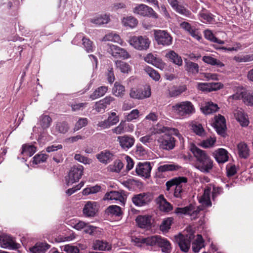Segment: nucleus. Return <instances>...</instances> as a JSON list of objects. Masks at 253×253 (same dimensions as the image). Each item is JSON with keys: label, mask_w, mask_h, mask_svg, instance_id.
<instances>
[{"label": "nucleus", "mask_w": 253, "mask_h": 253, "mask_svg": "<svg viewBox=\"0 0 253 253\" xmlns=\"http://www.w3.org/2000/svg\"><path fill=\"white\" fill-rule=\"evenodd\" d=\"M211 185L207 186L204 190V193L199 199V201L201 204V207H195L192 205L184 208H177L175 210V213L177 214L189 215L192 219H195L199 216L200 212L203 210V207H209L211 206L210 200V193Z\"/></svg>", "instance_id": "obj_1"}, {"label": "nucleus", "mask_w": 253, "mask_h": 253, "mask_svg": "<svg viewBox=\"0 0 253 253\" xmlns=\"http://www.w3.org/2000/svg\"><path fill=\"white\" fill-rule=\"evenodd\" d=\"M190 151L196 159V168L204 173L210 172L213 168V161L206 152L194 145L191 146Z\"/></svg>", "instance_id": "obj_2"}, {"label": "nucleus", "mask_w": 253, "mask_h": 253, "mask_svg": "<svg viewBox=\"0 0 253 253\" xmlns=\"http://www.w3.org/2000/svg\"><path fill=\"white\" fill-rule=\"evenodd\" d=\"M171 110L173 114L179 117H184L195 112L193 104L189 101L175 103L171 106Z\"/></svg>", "instance_id": "obj_3"}, {"label": "nucleus", "mask_w": 253, "mask_h": 253, "mask_svg": "<svg viewBox=\"0 0 253 253\" xmlns=\"http://www.w3.org/2000/svg\"><path fill=\"white\" fill-rule=\"evenodd\" d=\"M194 237V232L191 229H187L186 233H179L174 236V239L180 250L187 253L190 248L191 241Z\"/></svg>", "instance_id": "obj_4"}, {"label": "nucleus", "mask_w": 253, "mask_h": 253, "mask_svg": "<svg viewBox=\"0 0 253 253\" xmlns=\"http://www.w3.org/2000/svg\"><path fill=\"white\" fill-rule=\"evenodd\" d=\"M188 181L187 178L184 176L175 177L166 182L167 190H169L172 186H175L174 196L176 198H181L183 189L185 188Z\"/></svg>", "instance_id": "obj_5"}, {"label": "nucleus", "mask_w": 253, "mask_h": 253, "mask_svg": "<svg viewBox=\"0 0 253 253\" xmlns=\"http://www.w3.org/2000/svg\"><path fill=\"white\" fill-rule=\"evenodd\" d=\"M154 35L156 42L158 45L164 46H169L172 42V37L166 30H155Z\"/></svg>", "instance_id": "obj_6"}, {"label": "nucleus", "mask_w": 253, "mask_h": 253, "mask_svg": "<svg viewBox=\"0 0 253 253\" xmlns=\"http://www.w3.org/2000/svg\"><path fill=\"white\" fill-rule=\"evenodd\" d=\"M84 173V167L78 165L71 168L68 176L66 177V184L70 185L77 182L82 177Z\"/></svg>", "instance_id": "obj_7"}, {"label": "nucleus", "mask_w": 253, "mask_h": 253, "mask_svg": "<svg viewBox=\"0 0 253 253\" xmlns=\"http://www.w3.org/2000/svg\"><path fill=\"white\" fill-rule=\"evenodd\" d=\"M128 42L135 49L144 50L149 48L150 41L146 36H133L129 39Z\"/></svg>", "instance_id": "obj_8"}, {"label": "nucleus", "mask_w": 253, "mask_h": 253, "mask_svg": "<svg viewBox=\"0 0 253 253\" xmlns=\"http://www.w3.org/2000/svg\"><path fill=\"white\" fill-rule=\"evenodd\" d=\"M153 200V196L150 193H141L134 195L132 197V202L137 207L148 205Z\"/></svg>", "instance_id": "obj_9"}, {"label": "nucleus", "mask_w": 253, "mask_h": 253, "mask_svg": "<svg viewBox=\"0 0 253 253\" xmlns=\"http://www.w3.org/2000/svg\"><path fill=\"white\" fill-rule=\"evenodd\" d=\"M133 12L141 16L151 17L155 19L158 17V14L153 8L144 4L137 5L134 7Z\"/></svg>", "instance_id": "obj_10"}, {"label": "nucleus", "mask_w": 253, "mask_h": 253, "mask_svg": "<svg viewBox=\"0 0 253 253\" xmlns=\"http://www.w3.org/2000/svg\"><path fill=\"white\" fill-rule=\"evenodd\" d=\"M125 193L124 191H111L106 193L103 197V200H115L119 202L122 205L125 204Z\"/></svg>", "instance_id": "obj_11"}, {"label": "nucleus", "mask_w": 253, "mask_h": 253, "mask_svg": "<svg viewBox=\"0 0 253 253\" xmlns=\"http://www.w3.org/2000/svg\"><path fill=\"white\" fill-rule=\"evenodd\" d=\"M134 129V126L126 121H121L119 125L112 129V132L117 135L126 132H131Z\"/></svg>", "instance_id": "obj_12"}, {"label": "nucleus", "mask_w": 253, "mask_h": 253, "mask_svg": "<svg viewBox=\"0 0 253 253\" xmlns=\"http://www.w3.org/2000/svg\"><path fill=\"white\" fill-rule=\"evenodd\" d=\"M0 246L3 248L17 249L20 245L16 243L12 237L5 235L0 236Z\"/></svg>", "instance_id": "obj_13"}, {"label": "nucleus", "mask_w": 253, "mask_h": 253, "mask_svg": "<svg viewBox=\"0 0 253 253\" xmlns=\"http://www.w3.org/2000/svg\"><path fill=\"white\" fill-rule=\"evenodd\" d=\"M152 167L150 162L139 163L136 167L135 171L136 173L141 176L145 178H148L150 176V173Z\"/></svg>", "instance_id": "obj_14"}, {"label": "nucleus", "mask_w": 253, "mask_h": 253, "mask_svg": "<svg viewBox=\"0 0 253 253\" xmlns=\"http://www.w3.org/2000/svg\"><path fill=\"white\" fill-rule=\"evenodd\" d=\"M158 142L160 147L163 149L169 150L172 149L175 146V139L169 135H165L160 137Z\"/></svg>", "instance_id": "obj_15"}, {"label": "nucleus", "mask_w": 253, "mask_h": 253, "mask_svg": "<svg viewBox=\"0 0 253 253\" xmlns=\"http://www.w3.org/2000/svg\"><path fill=\"white\" fill-rule=\"evenodd\" d=\"M117 140L121 147L126 150L132 147L135 142V139L133 136L127 135L118 136Z\"/></svg>", "instance_id": "obj_16"}, {"label": "nucleus", "mask_w": 253, "mask_h": 253, "mask_svg": "<svg viewBox=\"0 0 253 253\" xmlns=\"http://www.w3.org/2000/svg\"><path fill=\"white\" fill-rule=\"evenodd\" d=\"M97 211V203L92 201H87L83 210L84 214L87 217L94 216Z\"/></svg>", "instance_id": "obj_17"}, {"label": "nucleus", "mask_w": 253, "mask_h": 253, "mask_svg": "<svg viewBox=\"0 0 253 253\" xmlns=\"http://www.w3.org/2000/svg\"><path fill=\"white\" fill-rule=\"evenodd\" d=\"M81 40H82L84 48L87 52L93 51L94 46L92 42L89 39L84 37L81 34H78L76 35L73 40L72 43L76 44H77V42Z\"/></svg>", "instance_id": "obj_18"}, {"label": "nucleus", "mask_w": 253, "mask_h": 253, "mask_svg": "<svg viewBox=\"0 0 253 253\" xmlns=\"http://www.w3.org/2000/svg\"><path fill=\"white\" fill-rule=\"evenodd\" d=\"M213 126L218 134H222L224 133L226 128L224 117L221 115L215 116Z\"/></svg>", "instance_id": "obj_19"}, {"label": "nucleus", "mask_w": 253, "mask_h": 253, "mask_svg": "<svg viewBox=\"0 0 253 253\" xmlns=\"http://www.w3.org/2000/svg\"><path fill=\"white\" fill-rule=\"evenodd\" d=\"M136 222L139 227L142 229H149L151 226V216L148 215H138Z\"/></svg>", "instance_id": "obj_20"}, {"label": "nucleus", "mask_w": 253, "mask_h": 253, "mask_svg": "<svg viewBox=\"0 0 253 253\" xmlns=\"http://www.w3.org/2000/svg\"><path fill=\"white\" fill-rule=\"evenodd\" d=\"M119 120V117L112 118L111 116H109L107 119L99 122L97 126L99 128V129H107L117 124Z\"/></svg>", "instance_id": "obj_21"}, {"label": "nucleus", "mask_w": 253, "mask_h": 253, "mask_svg": "<svg viewBox=\"0 0 253 253\" xmlns=\"http://www.w3.org/2000/svg\"><path fill=\"white\" fill-rule=\"evenodd\" d=\"M144 60L148 63L151 64L161 70H163L166 66L165 63L161 59L156 57L152 53L148 54L145 57Z\"/></svg>", "instance_id": "obj_22"}, {"label": "nucleus", "mask_w": 253, "mask_h": 253, "mask_svg": "<svg viewBox=\"0 0 253 253\" xmlns=\"http://www.w3.org/2000/svg\"><path fill=\"white\" fill-rule=\"evenodd\" d=\"M228 154L225 149L219 148L213 152V156L218 163H224L228 160Z\"/></svg>", "instance_id": "obj_23"}, {"label": "nucleus", "mask_w": 253, "mask_h": 253, "mask_svg": "<svg viewBox=\"0 0 253 253\" xmlns=\"http://www.w3.org/2000/svg\"><path fill=\"white\" fill-rule=\"evenodd\" d=\"M234 116L242 126H246L249 125V121L248 116L242 109L237 110L235 112Z\"/></svg>", "instance_id": "obj_24"}, {"label": "nucleus", "mask_w": 253, "mask_h": 253, "mask_svg": "<svg viewBox=\"0 0 253 253\" xmlns=\"http://www.w3.org/2000/svg\"><path fill=\"white\" fill-rule=\"evenodd\" d=\"M110 21L109 15L104 14L97 15L90 20V22L97 25H102L108 23Z\"/></svg>", "instance_id": "obj_25"}, {"label": "nucleus", "mask_w": 253, "mask_h": 253, "mask_svg": "<svg viewBox=\"0 0 253 253\" xmlns=\"http://www.w3.org/2000/svg\"><path fill=\"white\" fill-rule=\"evenodd\" d=\"M99 161L103 164H107L112 160L113 154L108 150H104L96 155Z\"/></svg>", "instance_id": "obj_26"}, {"label": "nucleus", "mask_w": 253, "mask_h": 253, "mask_svg": "<svg viewBox=\"0 0 253 253\" xmlns=\"http://www.w3.org/2000/svg\"><path fill=\"white\" fill-rule=\"evenodd\" d=\"M187 90L185 85L179 86H173L168 89V95L170 97H176Z\"/></svg>", "instance_id": "obj_27"}, {"label": "nucleus", "mask_w": 253, "mask_h": 253, "mask_svg": "<svg viewBox=\"0 0 253 253\" xmlns=\"http://www.w3.org/2000/svg\"><path fill=\"white\" fill-rule=\"evenodd\" d=\"M165 56L173 63L178 66H181L182 65L183 61L181 57L173 50L169 51Z\"/></svg>", "instance_id": "obj_28"}, {"label": "nucleus", "mask_w": 253, "mask_h": 253, "mask_svg": "<svg viewBox=\"0 0 253 253\" xmlns=\"http://www.w3.org/2000/svg\"><path fill=\"white\" fill-rule=\"evenodd\" d=\"M92 248L95 250L109 251L111 249V245L105 241L96 240L93 243Z\"/></svg>", "instance_id": "obj_29"}, {"label": "nucleus", "mask_w": 253, "mask_h": 253, "mask_svg": "<svg viewBox=\"0 0 253 253\" xmlns=\"http://www.w3.org/2000/svg\"><path fill=\"white\" fill-rule=\"evenodd\" d=\"M49 246L43 243H38L29 249L32 253H43L49 249Z\"/></svg>", "instance_id": "obj_30"}, {"label": "nucleus", "mask_w": 253, "mask_h": 253, "mask_svg": "<svg viewBox=\"0 0 253 253\" xmlns=\"http://www.w3.org/2000/svg\"><path fill=\"white\" fill-rule=\"evenodd\" d=\"M181 166L174 163L167 164L160 166L158 168L159 172H164L166 171L178 170L181 169Z\"/></svg>", "instance_id": "obj_31"}, {"label": "nucleus", "mask_w": 253, "mask_h": 253, "mask_svg": "<svg viewBox=\"0 0 253 253\" xmlns=\"http://www.w3.org/2000/svg\"><path fill=\"white\" fill-rule=\"evenodd\" d=\"M204 247V241L202 236L200 234H198L196 240L192 243V248L193 251L194 253H198Z\"/></svg>", "instance_id": "obj_32"}, {"label": "nucleus", "mask_w": 253, "mask_h": 253, "mask_svg": "<svg viewBox=\"0 0 253 253\" xmlns=\"http://www.w3.org/2000/svg\"><path fill=\"white\" fill-rule=\"evenodd\" d=\"M157 245L161 248L164 253H169L171 250L170 244L169 241L164 238L159 236Z\"/></svg>", "instance_id": "obj_33"}, {"label": "nucleus", "mask_w": 253, "mask_h": 253, "mask_svg": "<svg viewBox=\"0 0 253 253\" xmlns=\"http://www.w3.org/2000/svg\"><path fill=\"white\" fill-rule=\"evenodd\" d=\"M159 208L161 211L165 212H169L172 209L171 204L167 201L163 195H160L158 198Z\"/></svg>", "instance_id": "obj_34"}, {"label": "nucleus", "mask_w": 253, "mask_h": 253, "mask_svg": "<svg viewBox=\"0 0 253 253\" xmlns=\"http://www.w3.org/2000/svg\"><path fill=\"white\" fill-rule=\"evenodd\" d=\"M52 121L49 116L42 114L39 117L38 123L42 128L46 129L50 126Z\"/></svg>", "instance_id": "obj_35"}, {"label": "nucleus", "mask_w": 253, "mask_h": 253, "mask_svg": "<svg viewBox=\"0 0 253 253\" xmlns=\"http://www.w3.org/2000/svg\"><path fill=\"white\" fill-rule=\"evenodd\" d=\"M238 154L240 157L247 158L250 155V149L247 144L244 142L240 143L237 146Z\"/></svg>", "instance_id": "obj_36"}, {"label": "nucleus", "mask_w": 253, "mask_h": 253, "mask_svg": "<svg viewBox=\"0 0 253 253\" xmlns=\"http://www.w3.org/2000/svg\"><path fill=\"white\" fill-rule=\"evenodd\" d=\"M37 151L36 148L33 145L24 144L22 147L21 154L25 157H31Z\"/></svg>", "instance_id": "obj_37"}, {"label": "nucleus", "mask_w": 253, "mask_h": 253, "mask_svg": "<svg viewBox=\"0 0 253 253\" xmlns=\"http://www.w3.org/2000/svg\"><path fill=\"white\" fill-rule=\"evenodd\" d=\"M108 87L106 86H101L96 89L90 95V98L91 100H95L103 96L107 92Z\"/></svg>", "instance_id": "obj_38"}, {"label": "nucleus", "mask_w": 253, "mask_h": 253, "mask_svg": "<svg viewBox=\"0 0 253 253\" xmlns=\"http://www.w3.org/2000/svg\"><path fill=\"white\" fill-rule=\"evenodd\" d=\"M201 109L204 114H210L217 111L219 108L216 104L212 102H208Z\"/></svg>", "instance_id": "obj_39"}, {"label": "nucleus", "mask_w": 253, "mask_h": 253, "mask_svg": "<svg viewBox=\"0 0 253 253\" xmlns=\"http://www.w3.org/2000/svg\"><path fill=\"white\" fill-rule=\"evenodd\" d=\"M185 70L189 74L195 75L199 72V65L198 64L187 61L185 62Z\"/></svg>", "instance_id": "obj_40"}, {"label": "nucleus", "mask_w": 253, "mask_h": 253, "mask_svg": "<svg viewBox=\"0 0 253 253\" xmlns=\"http://www.w3.org/2000/svg\"><path fill=\"white\" fill-rule=\"evenodd\" d=\"M102 41H110L118 43L121 45H123V42L121 39L119 35L115 33H109L106 35L102 39Z\"/></svg>", "instance_id": "obj_41"}, {"label": "nucleus", "mask_w": 253, "mask_h": 253, "mask_svg": "<svg viewBox=\"0 0 253 253\" xmlns=\"http://www.w3.org/2000/svg\"><path fill=\"white\" fill-rule=\"evenodd\" d=\"M125 92V86L118 82H116L112 88L113 94L117 97H122Z\"/></svg>", "instance_id": "obj_42"}, {"label": "nucleus", "mask_w": 253, "mask_h": 253, "mask_svg": "<svg viewBox=\"0 0 253 253\" xmlns=\"http://www.w3.org/2000/svg\"><path fill=\"white\" fill-rule=\"evenodd\" d=\"M203 60L204 62L211 64V65L216 66L218 67H222L224 64L220 60H217L212 57L209 56H205L203 57Z\"/></svg>", "instance_id": "obj_43"}, {"label": "nucleus", "mask_w": 253, "mask_h": 253, "mask_svg": "<svg viewBox=\"0 0 253 253\" xmlns=\"http://www.w3.org/2000/svg\"><path fill=\"white\" fill-rule=\"evenodd\" d=\"M122 23L123 25L126 27L133 28L137 26L138 21L135 18L132 16H128L123 19Z\"/></svg>", "instance_id": "obj_44"}, {"label": "nucleus", "mask_w": 253, "mask_h": 253, "mask_svg": "<svg viewBox=\"0 0 253 253\" xmlns=\"http://www.w3.org/2000/svg\"><path fill=\"white\" fill-rule=\"evenodd\" d=\"M204 36L205 38L211 42L217 43L220 44H223L224 42L216 38L212 32L210 30H206L204 31Z\"/></svg>", "instance_id": "obj_45"}, {"label": "nucleus", "mask_w": 253, "mask_h": 253, "mask_svg": "<svg viewBox=\"0 0 253 253\" xmlns=\"http://www.w3.org/2000/svg\"><path fill=\"white\" fill-rule=\"evenodd\" d=\"M116 65L117 68L123 73H128L131 70L130 65L128 63L122 61L117 60L116 62Z\"/></svg>", "instance_id": "obj_46"}, {"label": "nucleus", "mask_w": 253, "mask_h": 253, "mask_svg": "<svg viewBox=\"0 0 253 253\" xmlns=\"http://www.w3.org/2000/svg\"><path fill=\"white\" fill-rule=\"evenodd\" d=\"M177 13L189 18H193V15L191 12L186 9L183 5L179 4L176 5L175 7L172 8Z\"/></svg>", "instance_id": "obj_47"}, {"label": "nucleus", "mask_w": 253, "mask_h": 253, "mask_svg": "<svg viewBox=\"0 0 253 253\" xmlns=\"http://www.w3.org/2000/svg\"><path fill=\"white\" fill-rule=\"evenodd\" d=\"M173 220V218L172 217H168L164 219L160 225V230L163 232H168L170 228Z\"/></svg>", "instance_id": "obj_48"}, {"label": "nucleus", "mask_w": 253, "mask_h": 253, "mask_svg": "<svg viewBox=\"0 0 253 253\" xmlns=\"http://www.w3.org/2000/svg\"><path fill=\"white\" fill-rule=\"evenodd\" d=\"M147 74L155 81H158L160 79V75L159 73L151 67H146L144 69Z\"/></svg>", "instance_id": "obj_49"}, {"label": "nucleus", "mask_w": 253, "mask_h": 253, "mask_svg": "<svg viewBox=\"0 0 253 253\" xmlns=\"http://www.w3.org/2000/svg\"><path fill=\"white\" fill-rule=\"evenodd\" d=\"M216 142L215 137H210L206 140L202 141L199 145L203 148H209L212 147L214 145Z\"/></svg>", "instance_id": "obj_50"}, {"label": "nucleus", "mask_w": 253, "mask_h": 253, "mask_svg": "<svg viewBox=\"0 0 253 253\" xmlns=\"http://www.w3.org/2000/svg\"><path fill=\"white\" fill-rule=\"evenodd\" d=\"M69 127L67 123L65 122H58L56 124L55 129L59 133H65L68 130Z\"/></svg>", "instance_id": "obj_51"}, {"label": "nucleus", "mask_w": 253, "mask_h": 253, "mask_svg": "<svg viewBox=\"0 0 253 253\" xmlns=\"http://www.w3.org/2000/svg\"><path fill=\"white\" fill-rule=\"evenodd\" d=\"M108 213H110L116 216H120L122 214L121 209L119 206L112 205L108 207L106 210Z\"/></svg>", "instance_id": "obj_52"}, {"label": "nucleus", "mask_w": 253, "mask_h": 253, "mask_svg": "<svg viewBox=\"0 0 253 253\" xmlns=\"http://www.w3.org/2000/svg\"><path fill=\"white\" fill-rule=\"evenodd\" d=\"M159 236L155 235L144 238V244L147 246H156L158 243Z\"/></svg>", "instance_id": "obj_53"}, {"label": "nucleus", "mask_w": 253, "mask_h": 253, "mask_svg": "<svg viewBox=\"0 0 253 253\" xmlns=\"http://www.w3.org/2000/svg\"><path fill=\"white\" fill-rule=\"evenodd\" d=\"M161 132L164 133H168L169 134V135H175L178 136L179 138H180L181 136L180 134L179 133L178 130L176 128H174L163 126L161 129Z\"/></svg>", "instance_id": "obj_54"}, {"label": "nucleus", "mask_w": 253, "mask_h": 253, "mask_svg": "<svg viewBox=\"0 0 253 253\" xmlns=\"http://www.w3.org/2000/svg\"><path fill=\"white\" fill-rule=\"evenodd\" d=\"M48 158V156L45 154H38L36 155L33 160V164H39L45 162Z\"/></svg>", "instance_id": "obj_55"}, {"label": "nucleus", "mask_w": 253, "mask_h": 253, "mask_svg": "<svg viewBox=\"0 0 253 253\" xmlns=\"http://www.w3.org/2000/svg\"><path fill=\"white\" fill-rule=\"evenodd\" d=\"M234 59L238 62H246L253 60V55H238L234 57Z\"/></svg>", "instance_id": "obj_56"}, {"label": "nucleus", "mask_w": 253, "mask_h": 253, "mask_svg": "<svg viewBox=\"0 0 253 253\" xmlns=\"http://www.w3.org/2000/svg\"><path fill=\"white\" fill-rule=\"evenodd\" d=\"M139 114V111L138 109H133L125 116V118L128 122H130L138 118Z\"/></svg>", "instance_id": "obj_57"}, {"label": "nucleus", "mask_w": 253, "mask_h": 253, "mask_svg": "<svg viewBox=\"0 0 253 253\" xmlns=\"http://www.w3.org/2000/svg\"><path fill=\"white\" fill-rule=\"evenodd\" d=\"M88 124V120L87 118H83L79 119L78 122L76 123L74 130L75 131L78 130L82 127L86 126Z\"/></svg>", "instance_id": "obj_58"}, {"label": "nucleus", "mask_w": 253, "mask_h": 253, "mask_svg": "<svg viewBox=\"0 0 253 253\" xmlns=\"http://www.w3.org/2000/svg\"><path fill=\"white\" fill-rule=\"evenodd\" d=\"M62 250L67 253H78L79 249L76 246L66 245L62 247Z\"/></svg>", "instance_id": "obj_59"}, {"label": "nucleus", "mask_w": 253, "mask_h": 253, "mask_svg": "<svg viewBox=\"0 0 253 253\" xmlns=\"http://www.w3.org/2000/svg\"><path fill=\"white\" fill-rule=\"evenodd\" d=\"M74 159L84 164H89L91 162V160L83 156L81 154H76L74 156Z\"/></svg>", "instance_id": "obj_60"}, {"label": "nucleus", "mask_w": 253, "mask_h": 253, "mask_svg": "<svg viewBox=\"0 0 253 253\" xmlns=\"http://www.w3.org/2000/svg\"><path fill=\"white\" fill-rule=\"evenodd\" d=\"M192 129L198 135L204 136L205 134L204 129L201 124L193 125Z\"/></svg>", "instance_id": "obj_61"}, {"label": "nucleus", "mask_w": 253, "mask_h": 253, "mask_svg": "<svg viewBox=\"0 0 253 253\" xmlns=\"http://www.w3.org/2000/svg\"><path fill=\"white\" fill-rule=\"evenodd\" d=\"M144 238L141 236L135 237L132 236L131 238V241L134 243L135 246L141 247L144 244Z\"/></svg>", "instance_id": "obj_62"}, {"label": "nucleus", "mask_w": 253, "mask_h": 253, "mask_svg": "<svg viewBox=\"0 0 253 253\" xmlns=\"http://www.w3.org/2000/svg\"><path fill=\"white\" fill-rule=\"evenodd\" d=\"M97 227L90 225L88 223L86 224L85 227L84 228V232L85 233L89 234L91 235H95V232L97 229Z\"/></svg>", "instance_id": "obj_63"}, {"label": "nucleus", "mask_w": 253, "mask_h": 253, "mask_svg": "<svg viewBox=\"0 0 253 253\" xmlns=\"http://www.w3.org/2000/svg\"><path fill=\"white\" fill-rule=\"evenodd\" d=\"M244 102L247 105H253V92L251 93H246L244 98Z\"/></svg>", "instance_id": "obj_64"}]
</instances>
